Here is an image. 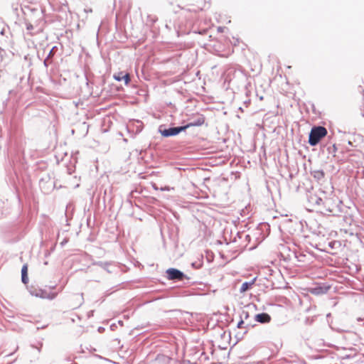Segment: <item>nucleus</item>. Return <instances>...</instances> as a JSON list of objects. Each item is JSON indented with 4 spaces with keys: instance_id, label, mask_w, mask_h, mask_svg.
Masks as SVG:
<instances>
[{
    "instance_id": "1",
    "label": "nucleus",
    "mask_w": 364,
    "mask_h": 364,
    "mask_svg": "<svg viewBox=\"0 0 364 364\" xmlns=\"http://www.w3.org/2000/svg\"><path fill=\"white\" fill-rule=\"evenodd\" d=\"M328 134L324 127H314L309 134V143L311 146H316Z\"/></svg>"
},
{
    "instance_id": "2",
    "label": "nucleus",
    "mask_w": 364,
    "mask_h": 364,
    "mask_svg": "<svg viewBox=\"0 0 364 364\" xmlns=\"http://www.w3.org/2000/svg\"><path fill=\"white\" fill-rule=\"evenodd\" d=\"M31 294L36 297L46 299H53L55 297L56 293L53 288L34 289Z\"/></svg>"
},
{
    "instance_id": "3",
    "label": "nucleus",
    "mask_w": 364,
    "mask_h": 364,
    "mask_svg": "<svg viewBox=\"0 0 364 364\" xmlns=\"http://www.w3.org/2000/svg\"><path fill=\"white\" fill-rule=\"evenodd\" d=\"M186 129V127H172L169 129H164L161 131V134L164 136H175L178 134H179L181 131H183Z\"/></svg>"
},
{
    "instance_id": "4",
    "label": "nucleus",
    "mask_w": 364,
    "mask_h": 364,
    "mask_svg": "<svg viewBox=\"0 0 364 364\" xmlns=\"http://www.w3.org/2000/svg\"><path fill=\"white\" fill-rule=\"evenodd\" d=\"M166 272L169 279L182 280L184 277L183 273L176 269H169Z\"/></svg>"
},
{
    "instance_id": "5",
    "label": "nucleus",
    "mask_w": 364,
    "mask_h": 364,
    "mask_svg": "<svg viewBox=\"0 0 364 364\" xmlns=\"http://www.w3.org/2000/svg\"><path fill=\"white\" fill-rule=\"evenodd\" d=\"M196 117H197L194 121L188 123V124H186L185 126L186 129L191 127L202 126L205 123V118L204 115L200 114H197Z\"/></svg>"
},
{
    "instance_id": "6",
    "label": "nucleus",
    "mask_w": 364,
    "mask_h": 364,
    "mask_svg": "<svg viewBox=\"0 0 364 364\" xmlns=\"http://www.w3.org/2000/svg\"><path fill=\"white\" fill-rule=\"evenodd\" d=\"M255 321L261 323H266L271 321V317L268 314L262 313L255 316Z\"/></svg>"
},
{
    "instance_id": "7",
    "label": "nucleus",
    "mask_w": 364,
    "mask_h": 364,
    "mask_svg": "<svg viewBox=\"0 0 364 364\" xmlns=\"http://www.w3.org/2000/svg\"><path fill=\"white\" fill-rule=\"evenodd\" d=\"M114 78L117 81L124 80L126 85H128L130 82V76L129 73L123 74L122 72H119L114 75Z\"/></svg>"
},
{
    "instance_id": "8",
    "label": "nucleus",
    "mask_w": 364,
    "mask_h": 364,
    "mask_svg": "<svg viewBox=\"0 0 364 364\" xmlns=\"http://www.w3.org/2000/svg\"><path fill=\"white\" fill-rule=\"evenodd\" d=\"M21 280L23 284H27L28 281V266L24 264L21 269Z\"/></svg>"
},
{
    "instance_id": "9",
    "label": "nucleus",
    "mask_w": 364,
    "mask_h": 364,
    "mask_svg": "<svg viewBox=\"0 0 364 364\" xmlns=\"http://www.w3.org/2000/svg\"><path fill=\"white\" fill-rule=\"evenodd\" d=\"M326 289L321 287H318L316 288H312L309 289V292L312 294L318 295L322 294L326 292Z\"/></svg>"
},
{
    "instance_id": "10",
    "label": "nucleus",
    "mask_w": 364,
    "mask_h": 364,
    "mask_svg": "<svg viewBox=\"0 0 364 364\" xmlns=\"http://www.w3.org/2000/svg\"><path fill=\"white\" fill-rule=\"evenodd\" d=\"M255 280L252 281L251 282H244L240 288V292L244 293L248 289H250L252 286L254 284Z\"/></svg>"
},
{
    "instance_id": "11",
    "label": "nucleus",
    "mask_w": 364,
    "mask_h": 364,
    "mask_svg": "<svg viewBox=\"0 0 364 364\" xmlns=\"http://www.w3.org/2000/svg\"><path fill=\"white\" fill-rule=\"evenodd\" d=\"M26 28L28 31H31L33 28V26L31 23H28L26 24Z\"/></svg>"
},
{
    "instance_id": "12",
    "label": "nucleus",
    "mask_w": 364,
    "mask_h": 364,
    "mask_svg": "<svg viewBox=\"0 0 364 364\" xmlns=\"http://www.w3.org/2000/svg\"><path fill=\"white\" fill-rule=\"evenodd\" d=\"M218 30H219L220 31H223V28H220H220H218Z\"/></svg>"
},
{
    "instance_id": "13",
    "label": "nucleus",
    "mask_w": 364,
    "mask_h": 364,
    "mask_svg": "<svg viewBox=\"0 0 364 364\" xmlns=\"http://www.w3.org/2000/svg\"><path fill=\"white\" fill-rule=\"evenodd\" d=\"M243 323V321H241L240 323H239V326H242V323Z\"/></svg>"
}]
</instances>
